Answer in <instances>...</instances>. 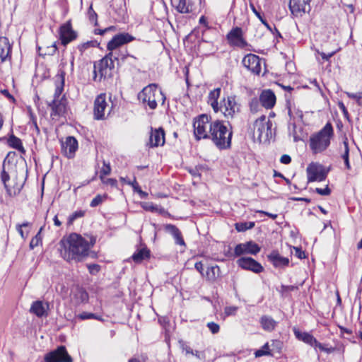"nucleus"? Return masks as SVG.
I'll list each match as a JSON object with an SVG mask.
<instances>
[{"mask_svg": "<svg viewBox=\"0 0 362 362\" xmlns=\"http://www.w3.org/2000/svg\"><path fill=\"white\" fill-rule=\"evenodd\" d=\"M61 256L67 262H80L88 255L90 245L87 240L77 233H71L60 241Z\"/></svg>", "mask_w": 362, "mask_h": 362, "instance_id": "nucleus-1", "label": "nucleus"}, {"mask_svg": "<svg viewBox=\"0 0 362 362\" xmlns=\"http://www.w3.org/2000/svg\"><path fill=\"white\" fill-rule=\"evenodd\" d=\"M66 73L63 69H59L54 78L55 91L53 100L48 104L51 108L50 116L52 119L64 115L66 112V100L64 96L59 98L62 95L65 81Z\"/></svg>", "mask_w": 362, "mask_h": 362, "instance_id": "nucleus-2", "label": "nucleus"}, {"mask_svg": "<svg viewBox=\"0 0 362 362\" xmlns=\"http://www.w3.org/2000/svg\"><path fill=\"white\" fill-rule=\"evenodd\" d=\"M209 139L218 149H227L231 146L232 127L228 123L221 120L212 122V129Z\"/></svg>", "mask_w": 362, "mask_h": 362, "instance_id": "nucleus-3", "label": "nucleus"}, {"mask_svg": "<svg viewBox=\"0 0 362 362\" xmlns=\"http://www.w3.org/2000/svg\"><path fill=\"white\" fill-rule=\"evenodd\" d=\"M138 98L143 104H147L151 110L157 107L158 102L164 103L165 96L162 90L158 88L156 83H151L144 87L138 94Z\"/></svg>", "mask_w": 362, "mask_h": 362, "instance_id": "nucleus-4", "label": "nucleus"}, {"mask_svg": "<svg viewBox=\"0 0 362 362\" xmlns=\"http://www.w3.org/2000/svg\"><path fill=\"white\" fill-rule=\"evenodd\" d=\"M333 135V127L330 122L315 135L310 137V146L315 153L325 151L330 144V139Z\"/></svg>", "mask_w": 362, "mask_h": 362, "instance_id": "nucleus-5", "label": "nucleus"}, {"mask_svg": "<svg viewBox=\"0 0 362 362\" xmlns=\"http://www.w3.org/2000/svg\"><path fill=\"white\" fill-rule=\"evenodd\" d=\"M272 122L262 115L253 124V136L260 143L269 141L272 137Z\"/></svg>", "mask_w": 362, "mask_h": 362, "instance_id": "nucleus-6", "label": "nucleus"}, {"mask_svg": "<svg viewBox=\"0 0 362 362\" xmlns=\"http://www.w3.org/2000/svg\"><path fill=\"white\" fill-rule=\"evenodd\" d=\"M112 53H109L102 58L97 64L94 65L95 78L100 76L99 81L102 78H110L112 76V69L115 68Z\"/></svg>", "mask_w": 362, "mask_h": 362, "instance_id": "nucleus-7", "label": "nucleus"}, {"mask_svg": "<svg viewBox=\"0 0 362 362\" xmlns=\"http://www.w3.org/2000/svg\"><path fill=\"white\" fill-rule=\"evenodd\" d=\"M212 122L206 115H201L194 119L193 123L194 136L197 140L209 139Z\"/></svg>", "mask_w": 362, "mask_h": 362, "instance_id": "nucleus-8", "label": "nucleus"}, {"mask_svg": "<svg viewBox=\"0 0 362 362\" xmlns=\"http://www.w3.org/2000/svg\"><path fill=\"white\" fill-rule=\"evenodd\" d=\"M240 111V105L237 103L235 95L228 96L227 99L224 98L221 102V112L226 117L233 118Z\"/></svg>", "mask_w": 362, "mask_h": 362, "instance_id": "nucleus-9", "label": "nucleus"}, {"mask_svg": "<svg viewBox=\"0 0 362 362\" xmlns=\"http://www.w3.org/2000/svg\"><path fill=\"white\" fill-rule=\"evenodd\" d=\"M45 362H73L64 346L47 353L44 358Z\"/></svg>", "mask_w": 362, "mask_h": 362, "instance_id": "nucleus-10", "label": "nucleus"}, {"mask_svg": "<svg viewBox=\"0 0 362 362\" xmlns=\"http://www.w3.org/2000/svg\"><path fill=\"white\" fill-rule=\"evenodd\" d=\"M308 182H322L327 177V172L322 165L311 163L306 169Z\"/></svg>", "mask_w": 362, "mask_h": 362, "instance_id": "nucleus-11", "label": "nucleus"}, {"mask_svg": "<svg viewBox=\"0 0 362 362\" xmlns=\"http://www.w3.org/2000/svg\"><path fill=\"white\" fill-rule=\"evenodd\" d=\"M261 247L253 241H248L245 243L238 244L235 249L233 257H240L243 255L250 254V255H257L259 252Z\"/></svg>", "mask_w": 362, "mask_h": 362, "instance_id": "nucleus-12", "label": "nucleus"}, {"mask_svg": "<svg viewBox=\"0 0 362 362\" xmlns=\"http://www.w3.org/2000/svg\"><path fill=\"white\" fill-rule=\"evenodd\" d=\"M107 107L108 105L106 102V95L105 93H101L98 95L94 101V119L97 120L105 119V110Z\"/></svg>", "mask_w": 362, "mask_h": 362, "instance_id": "nucleus-13", "label": "nucleus"}, {"mask_svg": "<svg viewBox=\"0 0 362 362\" xmlns=\"http://www.w3.org/2000/svg\"><path fill=\"white\" fill-rule=\"evenodd\" d=\"M77 37V33L72 29L71 21H67L60 26L59 38L62 45L66 46Z\"/></svg>", "mask_w": 362, "mask_h": 362, "instance_id": "nucleus-14", "label": "nucleus"}, {"mask_svg": "<svg viewBox=\"0 0 362 362\" xmlns=\"http://www.w3.org/2000/svg\"><path fill=\"white\" fill-rule=\"evenodd\" d=\"M289 8L295 17H302L310 11L309 0H290Z\"/></svg>", "mask_w": 362, "mask_h": 362, "instance_id": "nucleus-15", "label": "nucleus"}, {"mask_svg": "<svg viewBox=\"0 0 362 362\" xmlns=\"http://www.w3.org/2000/svg\"><path fill=\"white\" fill-rule=\"evenodd\" d=\"M165 144V131L162 127L158 129L151 128L147 146L150 148L163 146Z\"/></svg>", "mask_w": 362, "mask_h": 362, "instance_id": "nucleus-16", "label": "nucleus"}, {"mask_svg": "<svg viewBox=\"0 0 362 362\" xmlns=\"http://www.w3.org/2000/svg\"><path fill=\"white\" fill-rule=\"evenodd\" d=\"M1 181L4 183V187L6 189L7 194L10 197H15L18 195L23 188V184L15 183L11 185L8 182L10 176L5 170V165L3 164V169L1 173Z\"/></svg>", "mask_w": 362, "mask_h": 362, "instance_id": "nucleus-17", "label": "nucleus"}, {"mask_svg": "<svg viewBox=\"0 0 362 362\" xmlns=\"http://www.w3.org/2000/svg\"><path fill=\"white\" fill-rule=\"evenodd\" d=\"M228 42L233 45L241 48L245 47L247 43L243 37V30L239 27L233 28L226 35Z\"/></svg>", "mask_w": 362, "mask_h": 362, "instance_id": "nucleus-18", "label": "nucleus"}, {"mask_svg": "<svg viewBox=\"0 0 362 362\" xmlns=\"http://www.w3.org/2000/svg\"><path fill=\"white\" fill-rule=\"evenodd\" d=\"M243 64L245 68L255 74L261 72V59L259 56L248 54L243 59Z\"/></svg>", "mask_w": 362, "mask_h": 362, "instance_id": "nucleus-19", "label": "nucleus"}, {"mask_svg": "<svg viewBox=\"0 0 362 362\" xmlns=\"http://www.w3.org/2000/svg\"><path fill=\"white\" fill-rule=\"evenodd\" d=\"M238 265L243 269L259 274L264 270L263 267L252 257H240L237 261Z\"/></svg>", "mask_w": 362, "mask_h": 362, "instance_id": "nucleus-20", "label": "nucleus"}, {"mask_svg": "<svg viewBox=\"0 0 362 362\" xmlns=\"http://www.w3.org/2000/svg\"><path fill=\"white\" fill-rule=\"evenodd\" d=\"M134 40V37L129 33H123L116 35L107 44L108 50H114L119 46L130 42Z\"/></svg>", "mask_w": 362, "mask_h": 362, "instance_id": "nucleus-21", "label": "nucleus"}, {"mask_svg": "<svg viewBox=\"0 0 362 362\" xmlns=\"http://www.w3.org/2000/svg\"><path fill=\"white\" fill-rule=\"evenodd\" d=\"M62 149L68 158L74 157L78 149V141L74 136H68L64 142L62 143Z\"/></svg>", "mask_w": 362, "mask_h": 362, "instance_id": "nucleus-22", "label": "nucleus"}, {"mask_svg": "<svg viewBox=\"0 0 362 362\" xmlns=\"http://www.w3.org/2000/svg\"><path fill=\"white\" fill-rule=\"evenodd\" d=\"M49 310V303L42 300H35L33 302L30 312L38 317H47Z\"/></svg>", "mask_w": 362, "mask_h": 362, "instance_id": "nucleus-23", "label": "nucleus"}, {"mask_svg": "<svg viewBox=\"0 0 362 362\" xmlns=\"http://www.w3.org/2000/svg\"><path fill=\"white\" fill-rule=\"evenodd\" d=\"M295 337L305 344H308L312 346H320V342L310 333L301 332L298 328L294 327L293 329Z\"/></svg>", "mask_w": 362, "mask_h": 362, "instance_id": "nucleus-24", "label": "nucleus"}, {"mask_svg": "<svg viewBox=\"0 0 362 362\" xmlns=\"http://www.w3.org/2000/svg\"><path fill=\"white\" fill-rule=\"evenodd\" d=\"M262 105L267 109L273 107L276 103V96L274 92L269 89L264 90L259 96Z\"/></svg>", "mask_w": 362, "mask_h": 362, "instance_id": "nucleus-25", "label": "nucleus"}, {"mask_svg": "<svg viewBox=\"0 0 362 362\" xmlns=\"http://www.w3.org/2000/svg\"><path fill=\"white\" fill-rule=\"evenodd\" d=\"M267 258L275 267H284L289 264L288 258L281 256L276 250H273L267 255Z\"/></svg>", "mask_w": 362, "mask_h": 362, "instance_id": "nucleus-26", "label": "nucleus"}, {"mask_svg": "<svg viewBox=\"0 0 362 362\" xmlns=\"http://www.w3.org/2000/svg\"><path fill=\"white\" fill-rule=\"evenodd\" d=\"M165 230L170 233L175 239V243L182 246H185V243L179 228L173 224H166L164 227Z\"/></svg>", "mask_w": 362, "mask_h": 362, "instance_id": "nucleus-27", "label": "nucleus"}, {"mask_svg": "<svg viewBox=\"0 0 362 362\" xmlns=\"http://www.w3.org/2000/svg\"><path fill=\"white\" fill-rule=\"evenodd\" d=\"M11 45L6 37H0V58L4 62L11 57Z\"/></svg>", "mask_w": 362, "mask_h": 362, "instance_id": "nucleus-28", "label": "nucleus"}, {"mask_svg": "<svg viewBox=\"0 0 362 362\" xmlns=\"http://www.w3.org/2000/svg\"><path fill=\"white\" fill-rule=\"evenodd\" d=\"M262 328L267 332H272L275 329L277 322L269 315H262L259 320Z\"/></svg>", "mask_w": 362, "mask_h": 362, "instance_id": "nucleus-29", "label": "nucleus"}, {"mask_svg": "<svg viewBox=\"0 0 362 362\" xmlns=\"http://www.w3.org/2000/svg\"><path fill=\"white\" fill-rule=\"evenodd\" d=\"M171 4L180 13H188L190 12L189 5L186 0H170Z\"/></svg>", "mask_w": 362, "mask_h": 362, "instance_id": "nucleus-30", "label": "nucleus"}, {"mask_svg": "<svg viewBox=\"0 0 362 362\" xmlns=\"http://www.w3.org/2000/svg\"><path fill=\"white\" fill-rule=\"evenodd\" d=\"M150 257V251L146 247L141 248L135 252L132 259L136 263H141L143 260L148 259Z\"/></svg>", "mask_w": 362, "mask_h": 362, "instance_id": "nucleus-31", "label": "nucleus"}, {"mask_svg": "<svg viewBox=\"0 0 362 362\" xmlns=\"http://www.w3.org/2000/svg\"><path fill=\"white\" fill-rule=\"evenodd\" d=\"M7 143L9 146L18 150L21 153H25V150L23 146L21 140L13 134H11L8 137Z\"/></svg>", "mask_w": 362, "mask_h": 362, "instance_id": "nucleus-32", "label": "nucleus"}, {"mask_svg": "<svg viewBox=\"0 0 362 362\" xmlns=\"http://www.w3.org/2000/svg\"><path fill=\"white\" fill-rule=\"evenodd\" d=\"M219 272L220 268L217 265L208 267L206 272V280L211 283L214 282Z\"/></svg>", "mask_w": 362, "mask_h": 362, "instance_id": "nucleus-33", "label": "nucleus"}, {"mask_svg": "<svg viewBox=\"0 0 362 362\" xmlns=\"http://www.w3.org/2000/svg\"><path fill=\"white\" fill-rule=\"evenodd\" d=\"M99 45L98 42L96 40H90L86 42L81 43L78 45V49L81 52V54L88 49L90 47H96Z\"/></svg>", "mask_w": 362, "mask_h": 362, "instance_id": "nucleus-34", "label": "nucleus"}, {"mask_svg": "<svg viewBox=\"0 0 362 362\" xmlns=\"http://www.w3.org/2000/svg\"><path fill=\"white\" fill-rule=\"evenodd\" d=\"M255 226V222H239L235 224V228L238 232H244L248 229H252Z\"/></svg>", "mask_w": 362, "mask_h": 362, "instance_id": "nucleus-35", "label": "nucleus"}, {"mask_svg": "<svg viewBox=\"0 0 362 362\" xmlns=\"http://www.w3.org/2000/svg\"><path fill=\"white\" fill-rule=\"evenodd\" d=\"M42 229L43 228L41 227L36 235L31 239L29 245L31 250H33L42 243L41 232Z\"/></svg>", "mask_w": 362, "mask_h": 362, "instance_id": "nucleus-36", "label": "nucleus"}, {"mask_svg": "<svg viewBox=\"0 0 362 362\" xmlns=\"http://www.w3.org/2000/svg\"><path fill=\"white\" fill-rule=\"evenodd\" d=\"M252 12L255 14V16L259 19V21L262 22V23L263 25H265V27L272 31V28L271 26L269 25V23H267V21L262 16V15L260 14L259 12H258L257 11V9L255 8V6L252 4H250V5Z\"/></svg>", "mask_w": 362, "mask_h": 362, "instance_id": "nucleus-37", "label": "nucleus"}, {"mask_svg": "<svg viewBox=\"0 0 362 362\" xmlns=\"http://www.w3.org/2000/svg\"><path fill=\"white\" fill-rule=\"evenodd\" d=\"M271 355L270 351H269V346L268 343H266L261 349L257 350L255 352V357H261L263 356H268Z\"/></svg>", "mask_w": 362, "mask_h": 362, "instance_id": "nucleus-38", "label": "nucleus"}, {"mask_svg": "<svg viewBox=\"0 0 362 362\" xmlns=\"http://www.w3.org/2000/svg\"><path fill=\"white\" fill-rule=\"evenodd\" d=\"M342 146H343L344 150L341 154V158H349V141H348V138L346 136H344L343 138Z\"/></svg>", "mask_w": 362, "mask_h": 362, "instance_id": "nucleus-39", "label": "nucleus"}, {"mask_svg": "<svg viewBox=\"0 0 362 362\" xmlns=\"http://www.w3.org/2000/svg\"><path fill=\"white\" fill-rule=\"evenodd\" d=\"M78 318L82 320H89V319H95L98 320H102V318L100 316H99L96 314H94V313H87V312H83V313L79 314Z\"/></svg>", "mask_w": 362, "mask_h": 362, "instance_id": "nucleus-40", "label": "nucleus"}, {"mask_svg": "<svg viewBox=\"0 0 362 362\" xmlns=\"http://www.w3.org/2000/svg\"><path fill=\"white\" fill-rule=\"evenodd\" d=\"M107 198V195H101V194H98L95 197H94L90 204V206L91 207H95L97 206H98L99 204H100L103 201H105V199Z\"/></svg>", "mask_w": 362, "mask_h": 362, "instance_id": "nucleus-41", "label": "nucleus"}, {"mask_svg": "<svg viewBox=\"0 0 362 362\" xmlns=\"http://www.w3.org/2000/svg\"><path fill=\"white\" fill-rule=\"evenodd\" d=\"M84 214L85 212L83 211H76L75 212H74L72 214H71L69 217V219H68V223L69 224H72L73 222L78 218H81V217H83L84 216Z\"/></svg>", "mask_w": 362, "mask_h": 362, "instance_id": "nucleus-42", "label": "nucleus"}, {"mask_svg": "<svg viewBox=\"0 0 362 362\" xmlns=\"http://www.w3.org/2000/svg\"><path fill=\"white\" fill-rule=\"evenodd\" d=\"M111 172V168H110V164H107L105 161L103 162V167L102 168V169L100 170V178L101 180L103 179L104 176L105 175H107L110 173Z\"/></svg>", "mask_w": 362, "mask_h": 362, "instance_id": "nucleus-43", "label": "nucleus"}, {"mask_svg": "<svg viewBox=\"0 0 362 362\" xmlns=\"http://www.w3.org/2000/svg\"><path fill=\"white\" fill-rule=\"evenodd\" d=\"M346 94L349 98L355 99L357 102V103L359 105H362V92L361 93H352L349 92H346Z\"/></svg>", "mask_w": 362, "mask_h": 362, "instance_id": "nucleus-44", "label": "nucleus"}, {"mask_svg": "<svg viewBox=\"0 0 362 362\" xmlns=\"http://www.w3.org/2000/svg\"><path fill=\"white\" fill-rule=\"evenodd\" d=\"M220 93H221L220 88H215L214 90L211 91L209 93V101H212V100L218 101V99L220 96Z\"/></svg>", "mask_w": 362, "mask_h": 362, "instance_id": "nucleus-45", "label": "nucleus"}, {"mask_svg": "<svg viewBox=\"0 0 362 362\" xmlns=\"http://www.w3.org/2000/svg\"><path fill=\"white\" fill-rule=\"evenodd\" d=\"M206 327L209 329L212 334H217L220 330V326L214 322H208Z\"/></svg>", "mask_w": 362, "mask_h": 362, "instance_id": "nucleus-46", "label": "nucleus"}, {"mask_svg": "<svg viewBox=\"0 0 362 362\" xmlns=\"http://www.w3.org/2000/svg\"><path fill=\"white\" fill-rule=\"evenodd\" d=\"M238 308L236 306H227L224 309V315L228 317L230 315H235Z\"/></svg>", "mask_w": 362, "mask_h": 362, "instance_id": "nucleus-47", "label": "nucleus"}, {"mask_svg": "<svg viewBox=\"0 0 362 362\" xmlns=\"http://www.w3.org/2000/svg\"><path fill=\"white\" fill-rule=\"evenodd\" d=\"M88 14H89L90 21L92 22L94 21L95 25H96L98 24V21H97L98 15L93 9L92 5H90L88 8Z\"/></svg>", "mask_w": 362, "mask_h": 362, "instance_id": "nucleus-48", "label": "nucleus"}, {"mask_svg": "<svg viewBox=\"0 0 362 362\" xmlns=\"http://www.w3.org/2000/svg\"><path fill=\"white\" fill-rule=\"evenodd\" d=\"M87 267H88V272L91 274H93V275H95L97 273H98L100 269V267L98 264H88Z\"/></svg>", "mask_w": 362, "mask_h": 362, "instance_id": "nucleus-49", "label": "nucleus"}, {"mask_svg": "<svg viewBox=\"0 0 362 362\" xmlns=\"http://www.w3.org/2000/svg\"><path fill=\"white\" fill-rule=\"evenodd\" d=\"M317 194L322 195V196H328L331 193V190L329 188L328 186H327L325 188H316L315 190Z\"/></svg>", "mask_w": 362, "mask_h": 362, "instance_id": "nucleus-50", "label": "nucleus"}, {"mask_svg": "<svg viewBox=\"0 0 362 362\" xmlns=\"http://www.w3.org/2000/svg\"><path fill=\"white\" fill-rule=\"evenodd\" d=\"M338 107L342 112L344 117L346 118L347 119H349V114L348 110H347L346 106L344 105V104L342 102L339 101L338 103Z\"/></svg>", "mask_w": 362, "mask_h": 362, "instance_id": "nucleus-51", "label": "nucleus"}, {"mask_svg": "<svg viewBox=\"0 0 362 362\" xmlns=\"http://www.w3.org/2000/svg\"><path fill=\"white\" fill-rule=\"evenodd\" d=\"M103 181V183L106 184V185H110L112 187H116L117 185V182L115 179H113V178H107V179H103L101 180Z\"/></svg>", "mask_w": 362, "mask_h": 362, "instance_id": "nucleus-52", "label": "nucleus"}, {"mask_svg": "<svg viewBox=\"0 0 362 362\" xmlns=\"http://www.w3.org/2000/svg\"><path fill=\"white\" fill-rule=\"evenodd\" d=\"M209 103H210L211 106L212 107V108L215 112H218V111H221V104L219 105L218 101L212 100V101H209Z\"/></svg>", "mask_w": 362, "mask_h": 362, "instance_id": "nucleus-53", "label": "nucleus"}, {"mask_svg": "<svg viewBox=\"0 0 362 362\" xmlns=\"http://www.w3.org/2000/svg\"><path fill=\"white\" fill-rule=\"evenodd\" d=\"M280 161L284 164H289L291 162V158L290 156L284 154L281 157Z\"/></svg>", "mask_w": 362, "mask_h": 362, "instance_id": "nucleus-54", "label": "nucleus"}, {"mask_svg": "<svg viewBox=\"0 0 362 362\" xmlns=\"http://www.w3.org/2000/svg\"><path fill=\"white\" fill-rule=\"evenodd\" d=\"M192 355L196 356L200 360H204L206 358L205 353L204 351H194V354Z\"/></svg>", "mask_w": 362, "mask_h": 362, "instance_id": "nucleus-55", "label": "nucleus"}, {"mask_svg": "<svg viewBox=\"0 0 362 362\" xmlns=\"http://www.w3.org/2000/svg\"><path fill=\"white\" fill-rule=\"evenodd\" d=\"M257 213L264 214V215L269 216V218H272L273 220L276 219L278 216V215L276 214H271V213H269V212H267V211H264L262 210H258V211H257Z\"/></svg>", "mask_w": 362, "mask_h": 362, "instance_id": "nucleus-56", "label": "nucleus"}, {"mask_svg": "<svg viewBox=\"0 0 362 362\" xmlns=\"http://www.w3.org/2000/svg\"><path fill=\"white\" fill-rule=\"evenodd\" d=\"M195 269L201 274L202 276H204V268H203V264L202 262H197L194 264Z\"/></svg>", "mask_w": 362, "mask_h": 362, "instance_id": "nucleus-57", "label": "nucleus"}, {"mask_svg": "<svg viewBox=\"0 0 362 362\" xmlns=\"http://www.w3.org/2000/svg\"><path fill=\"white\" fill-rule=\"evenodd\" d=\"M296 250V256H297L300 259L305 258V255L303 251L301 250V249L298 247H294Z\"/></svg>", "mask_w": 362, "mask_h": 362, "instance_id": "nucleus-58", "label": "nucleus"}, {"mask_svg": "<svg viewBox=\"0 0 362 362\" xmlns=\"http://www.w3.org/2000/svg\"><path fill=\"white\" fill-rule=\"evenodd\" d=\"M320 346H317V347L319 348L320 350L325 351L327 354H329L334 351V349L332 347L331 348H325L324 346V345L321 343H320Z\"/></svg>", "mask_w": 362, "mask_h": 362, "instance_id": "nucleus-59", "label": "nucleus"}, {"mask_svg": "<svg viewBox=\"0 0 362 362\" xmlns=\"http://www.w3.org/2000/svg\"><path fill=\"white\" fill-rule=\"evenodd\" d=\"M334 54V52L329 53V54H325V52L320 53L322 58L326 61H328Z\"/></svg>", "mask_w": 362, "mask_h": 362, "instance_id": "nucleus-60", "label": "nucleus"}, {"mask_svg": "<svg viewBox=\"0 0 362 362\" xmlns=\"http://www.w3.org/2000/svg\"><path fill=\"white\" fill-rule=\"evenodd\" d=\"M48 49H49L48 54L53 55L57 49L56 43L54 42L51 47H48Z\"/></svg>", "mask_w": 362, "mask_h": 362, "instance_id": "nucleus-61", "label": "nucleus"}, {"mask_svg": "<svg viewBox=\"0 0 362 362\" xmlns=\"http://www.w3.org/2000/svg\"><path fill=\"white\" fill-rule=\"evenodd\" d=\"M1 93L4 95H5L6 98H8V99L14 101L15 99L9 93L8 90H6V89H4V90H1Z\"/></svg>", "mask_w": 362, "mask_h": 362, "instance_id": "nucleus-62", "label": "nucleus"}, {"mask_svg": "<svg viewBox=\"0 0 362 362\" xmlns=\"http://www.w3.org/2000/svg\"><path fill=\"white\" fill-rule=\"evenodd\" d=\"M144 208L146 210L153 211L156 209V207L152 204H146L145 206H144Z\"/></svg>", "mask_w": 362, "mask_h": 362, "instance_id": "nucleus-63", "label": "nucleus"}, {"mask_svg": "<svg viewBox=\"0 0 362 362\" xmlns=\"http://www.w3.org/2000/svg\"><path fill=\"white\" fill-rule=\"evenodd\" d=\"M182 349L186 351V354H194V351L188 346H183Z\"/></svg>", "mask_w": 362, "mask_h": 362, "instance_id": "nucleus-64", "label": "nucleus"}]
</instances>
